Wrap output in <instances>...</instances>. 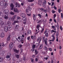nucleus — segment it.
<instances>
[{"label":"nucleus","mask_w":63,"mask_h":63,"mask_svg":"<svg viewBox=\"0 0 63 63\" xmlns=\"http://www.w3.org/2000/svg\"><path fill=\"white\" fill-rule=\"evenodd\" d=\"M42 3V1H38V4L39 5H41Z\"/></svg>","instance_id":"nucleus-27"},{"label":"nucleus","mask_w":63,"mask_h":63,"mask_svg":"<svg viewBox=\"0 0 63 63\" xmlns=\"http://www.w3.org/2000/svg\"><path fill=\"white\" fill-rule=\"evenodd\" d=\"M49 49L50 51H52V49L51 48H49Z\"/></svg>","instance_id":"nucleus-64"},{"label":"nucleus","mask_w":63,"mask_h":63,"mask_svg":"<svg viewBox=\"0 0 63 63\" xmlns=\"http://www.w3.org/2000/svg\"><path fill=\"white\" fill-rule=\"evenodd\" d=\"M8 54L9 55V56H11V55L12 54H11V53H8Z\"/></svg>","instance_id":"nucleus-54"},{"label":"nucleus","mask_w":63,"mask_h":63,"mask_svg":"<svg viewBox=\"0 0 63 63\" xmlns=\"http://www.w3.org/2000/svg\"><path fill=\"white\" fill-rule=\"evenodd\" d=\"M45 39V37H43V42H47V38H46Z\"/></svg>","instance_id":"nucleus-12"},{"label":"nucleus","mask_w":63,"mask_h":63,"mask_svg":"<svg viewBox=\"0 0 63 63\" xmlns=\"http://www.w3.org/2000/svg\"><path fill=\"white\" fill-rule=\"evenodd\" d=\"M0 5L1 6H3L4 5V2L3 1H2L0 3Z\"/></svg>","instance_id":"nucleus-14"},{"label":"nucleus","mask_w":63,"mask_h":63,"mask_svg":"<svg viewBox=\"0 0 63 63\" xmlns=\"http://www.w3.org/2000/svg\"><path fill=\"white\" fill-rule=\"evenodd\" d=\"M52 28H53V29H54V30H55V31H56V29L55 28V26H52Z\"/></svg>","instance_id":"nucleus-20"},{"label":"nucleus","mask_w":63,"mask_h":63,"mask_svg":"<svg viewBox=\"0 0 63 63\" xmlns=\"http://www.w3.org/2000/svg\"><path fill=\"white\" fill-rule=\"evenodd\" d=\"M53 32H54V33H56V31H54V30H52L51 31V33H52Z\"/></svg>","instance_id":"nucleus-32"},{"label":"nucleus","mask_w":63,"mask_h":63,"mask_svg":"<svg viewBox=\"0 0 63 63\" xmlns=\"http://www.w3.org/2000/svg\"><path fill=\"white\" fill-rule=\"evenodd\" d=\"M52 37H53V39L52 40H53V41H54V40H55V37L54 36H52Z\"/></svg>","instance_id":"nucleus-42"},{"label":"nucleus","mask_w":63,"mask_h":63,"mask_svg":"<svg viewBox=\"0 0 63 63\" xmlns=\"http://www.w3.org/2000/svg\"><path fill=\"white\" fill-rule=\"evenodd\" d=\"M19 28V25H16L15 27V29H18Z\"/></svg>","instance_id":"nucleus-25"},{"label":"nucleus","mask_w":63,"mask_h":63,"mask_svg":"<svg viewBox=\"0 0 63 63\" xmlns=\"http://www.w3.org/2000/svg\"><path fill=\"white\" fill-rule=\"evenodd\" d=\"M27 16H30V17H31V13L29 14H27Z\"/></svg>","instance_id":"nucleus-31"},{"label":"nucleus","mask_w":63,"mask_h":63,"mask_svg":"<svg viewBox=\"0 0 63 63\" xmlns=\"http://www.w3.org/2000/svg\"><path fill=\"white\" fill-rule=\"evenodd\" d=\"M39 49H42V48H43V44H42L41 45H39Z\"/></svg>","instance_id":"nucleus-13"},{"label":"nucleus","mask_w":63,"mask_h":63,"mask_svg":"<svg viewBox=\"0 0 63 63\" xmlns=\"http://www.w3.org/2000/svg\"><path fill=\"white\" fill-rule=\"evenodd\" d=\"M44 59H46V60H47L48 59V58H47V57L46 58H44Z\"/></svg>","instance_id":"nucleus-62"},{"label":"nucleus","mask_w":63,"mask_h":63,"mask_svg":"<svg viewBox=\"0 0 63 63\" xmlns=\"http://www.w3.org/2000/svg\"><path fill=\"white\" fill-rule=\"evenodd\" d=\"M14 22V23H18L19 22L18 21H15Z\"/></svg>","instance_id":"nucleus-30"},{"label":"nucleus","mask_w":63,"mask_h":63,"mask_svg":"<svg viewBox=\"0 0 63 63\" xmlns=\"http://www.w3.org/2000/svg\"><path fill=\"white\" fill-rule=\"evenodd\" d=\"M18 47L19 48H21V47H22V45H19L18 46Z\"/></svg>","instance_id":"nucleus-55"},{"label":"nucleus","mask_w":63,"mask_h":63,"mask_svg":"<svg viewBox=\"0 0 63 63\" xmlns=\"http://www.w3.org/2000/svg\"><path fill=\"white\" fill-rule=\"evenodd\" d=\"M10 35H9L7 38V41H9L10 40Z\"/></svg>","instance_id":"nucleus-19"},{"label":"nucleus","mask_w":63,"mask_h":63,"mask_svg":"<svg viewBox=\"0 0 63 63\" xmlns=\"http://www.w3.org/2000/svg\"><path fill=\"white\" fill-rule=\"evenodd\" d=\"M61 18H63V13H61Z\"/></svg>","instance_id":"nucleus-52"},{"label":"nucleus","mask_w":63,"mask_h":63,"mask_svg":"<svg viewBox=\"0 0 63 63\" xmlns=\"http://www.w3.org/2000/svg\"><path fill=\"white\" fill-rule=\"evenodd\" d=\"M44 33L45 34H46L45 36L47 37H48V33H46V32H45Z\"/></svg>","instance_id":"nucleus-16"},{"label":"nucleus","mask_w":63,"mask_h":63,"mask_svg":"<svg viewBox=\"0 0 63 63\" xmlns=\"http://www.w3.org/2000/svg\"><path fill=\"white\" fill-rule=\"evenodd\" d=\"M0 24H4V23L3 22V19H0Z\"/></svg>","instance_id":"nucleus-17"},{"label":"nucleus","mask_w":63,"mask_h":63,"mask_svg":"<svg viewBox=\"0 0 63 63\" xmlns=\"http://www.w3.org/2000/svg\"><path fill=\"white\" fill-rule=\"evenodd\" d=\"M14 12L15 13H18L19 10L17 8H15L14 9Z\"/></svg>","instance_id":"nucleus-8"},{"label":"nucleus","mask_w":63,"mask_h":63,"mask_svg":"<svg viewBox=\"0 0 63 63\" xmlns=\"http://www.w3.org/2000/svg\"><path fill=\"white\" fill-rule=\"evenodd\" d=\"M20 15L22 17H25V14L24 13H21L20 14Z\"/></svg>","instance_id":"nucleus-9"},{"label":"nucleus","mask_w":63,"mask_h":63,"mask_svg":"<svg viewBox=\"0 0 63 63\" xmlns=\"http://www.w3.org/2000/svg\"><path fill=\"white\" fill-rule=\"evenodd\" d=\"M40 10L41 11H43V12H44V11H45V9L43 8H41Z\"/></svg>","instance_id":"nucleus-38"},{"label":"nucleus","mask_w":63,"mask_h":63,"mask_svg":"<svg viewBox=\"0 0 63 63\" xmlns=\"http://www.w3.org/2000/svg\"><path fill=\"white\" fill-rule=\"evenodd\" d=\"M44 49L45 50H47V48L46 47H44Z\"/></svg>","instance_id":"nucleus-60"},{"label":"nucleus","mask_w":63,"mask_h":63,"mask_svg":"<svg viewBox=\"0 0 63 63\" xmlns=\"http://www.w3.org/2000/svg\"><path fill=\"white\" fill-rule=\"evenodd\" d=\"M30 36H28L27 38V40H30Z\"/></svg>","instance_id":"nucleus-49"},{"label":"nucleus","mask_w":63,"mask_h":63,"mask_svg":"<svg viewBox=\"0 0 63 63\" xmlns=\"http://www.w3.org/2000/svg\"><path fill=\"white\" fill-rule=\"evenodd\" d=\"M4 24H0V26L1 27H3V26H4Z\"/></svg>","instance_id":"nucleus-50"},{"label":"nucleus","mask_w":63,"mask_h":63,"mask_svg":"<svg viewBox=\"0 0 63 63\" xmlns=\"http://www.w3.org/2000/svg\"><path fill=\"white\" fill-rule=\"evenodd\" d=\"M3 61V59L1 57H0V62H2Z\"/></svg>","instance_id":"nucleus-23"},{"label":"nucleus","mask_w":63,"mask_h":63,"mask_svg":"<svg viewBox=\"0 0 63 63\" xmlns=\"http://www.w3.org/2000/svg\"><path fill=\"white\" fill-rule=\"evenodd\" d=\"M58 12H59V13H60V12L62 11V10H61L60 9H59L58 10Z\"/></svg>","instance_id":"nucleus-43"},{"label":"nucleus","mask_w":63,"mask_h":63,"mask_svg":"<svg viewBox=\"0 0 63 63\" xmlns=\"http://www.w3.org/2000/svg\"><path fill=\"white\" fill-rule=\"evenodd\" d=\"M17 19H20V20H22V19L20 17H19L18 16L17 17Z\"/></svg>","instance_id":"nucleus-21"},{"label":"nucleus","mask_w":63,"mask_h":63,"mask_svg":"<svg viewBox=\"0 0 63 63\" xmlns=\"http://www.w3.org/2000/svg\"><path fill=\"white\" fill-rule=\"evenodd\" d=\"M45 44L46 46H47L48 45H47V41H45Z\"/></svg>","instance_id":"nucleus-41"},{"label":"nucleus","mask_w":63,"mask_h":63,"mask_svg":"<svg viewBox=\"0 0 63 63\" xmlns=\"http://www.w3.org/2000/svg\"><path fill=\"white\" fill-rule=\"evenodd\" d=\"M10 6L11 7V10H13L14 9V5L13 3H11L10 5Z\"/></svg>","instance_id":"nucleus-7"},{"label":"nucleus","mask_w":63,"mask_h":63,"mask_svg":"<svg viewBox=\"0 0 63 63\" xmlns=\"http://www.w3.org/2000/svg\"><path fill=\"white\" fill-rule=\"evenodd\" d=\"M28 33L29 34H31L32 33L31 32V31L30 30H29L28 31Z\"/></svg>","instance_id":"nucleus-24"},{"label":"nucleus","mask_w":63,"mask_h":63,"mask_svg":"<svg viewBox=\"0 0 63 63\" xmlns=\"http://www.w3.org/2000/svg\"><path fill=\"white\" fill-rule=\"evenodd\" d=\"M10 14L11 15H14L15 13L13 12L12 11H11L10 12Z\"/></svg>","instance_id":"nucleus-26"},{"label":"nucleus","mask_w":63,"mask_h":63,"mask_svg":"<svg viewBox=\"0 0 63 63\" xmlns=\"http://www.w3.org/2000/svg\"><path fill=\"white\" fill-rule=\"evenodd\" d=\"M35 50V49H34V48H32L31 49V51H34V50Z\"/></svg>","instance_id":"nucleus-47"},{"label":"nucleus","mask_w":63,"mask_h":63,"mask_svg":"<svg viewBox=\"0 0 63 63\" xmlns=\"http://www.w3.org/2000/svg\"><path fill=\"white\" fill-rule=\"evenodd\" d=\"M35 47L36 45H33L32 46V48H34V49H35Z\"/></svg>","instance_id":"nucleus-33"},{"label":"nucleus","mask_w":63,"mask_h":63,"mask_svg":"<svg viewBox=\"0 0 63 63\" xmlns=\"http://www.w3.org/2000/svg\"><path fill=\"white\" fill-rule=\"evenodd\" d=\"M34 1V0H28V1L29 2H33Z\"/></svg>","instance_id":"nucleus-37"},{"label":"nucleus","mask_w":63,"mask_h":63,"mask_svg":"<svg viewBox=\"0 0 63 63\" xmlns=\"http://www.w3.org/2000/svg\"><path fill=\"white\" fill-rule=\"evenodd\" d=\"M62 52V51H61V50H60V51L59 54H60V55H61V52Z\"/></svg>","instance_id":"nucleus-57"},{"label":"nucleus","mask_w":63,"mask_h":63,"mask_svg":"<svg viewBox=\"0 0 63 63\" xmlns=\"http://www.w3.org/2000/svg\"><path fill=\"white\" fill-rule=\"evenodd\" d=\"M33 19L34 20H36V16L35 17V14H33Z\"/></svg>","instance_id":"nucleus-22"},{"label":"nucleus","mask_w":63,"mask_h":63,"mask_svg":"<svg viewBox=\"0 0 63 63\" xmlns=\"http://www.w3.org/2000/svg\"><path fill=\"white\" fill-rule=\"evenodd\" d=\"M41 22L42 21H41V20H40L38 21V23H40V22Z\"/></svg>","instance_id":"nucleus-63"},{"label":"nucleus","mask_w":63,"mask_h":63,"mask_svg":"<svg viewBox=\"0 0 63 63\" xmlns=\"http://www.w3.org/2000/svg\"><path fill=\"white\" fill-rule=\"evenodd\" d=\"M8 3H5L4 4V6H5V7H7V6H8Z\"/></svg>","instance_id":"nucleus-28"},{"label":"nucleus","mask_w":63,"mask_h":63,"mask_svg":"<svg viewBox=\"0 0 63 63\" xmlns=\"http://www.w3.org/2000/svg\"><path fill=\"white\" fill-rule=\"evenodd\" d=\"M7 24H11V22H10L9 21H8L7 22Z\"/></svg>","instance_id":"nucleus-58"},{"label":"nucleus","mask_w":63,"mask_h":63,"mask_svg":"<svg viewBox=\"0 0 63 63\" xmlns=\"http://www.w3.org/2000/svg\"><path fill=\"white\" fill-rule=\"evenodd\" d=\"M1 44V45H2V47H5V45H4V43L2 42V44Z\"/></svg>","instance_id":"nucleus-40"},{"label":"nucleus","mask_w":63,"mask_h":63,"mask_svg":"<svg viewBox=\"0 0 63 63\" xmlns=\"http://www.w3.org/2000/svg\"><path fill=\"white\" fill-rule=\"evenodd\" d=\"M31 61L32 62V63H34V59H32Z\"/></svg>","instance_id":"nucleus-59"},{"label":"nucleus","mask_w":63,"mask_h":63,"mask_svg":"<svg viewBox=\"0 0 63 63\" xmlns=\"http://www.w3.org/2000/svg\"><path fill=\"white\" fill-rule=\"evenodd\" d=\"M17 40L19 42H21V43L22 44H23L24 43L23 39L22 38V36H20L18 37H16V39H13L14 42H13V43H11L9 45V47L10 49H12V48H13V47H14L13 43H15V41H16Z\"/></svg>","instance_id":"nucleus-1"},{"label":"nucleus","mask_w":63,"mask_h":63,"mask_svg":"<svg viewBox=\"0 0 63 63\" xmlns=\"http://www.w3.org/2000/svg\"><path fill=\"white\" fill-rule=\"evenodd\" d=\"M35 55H37L38 54V53H39V52L38 51H35Z\"/></svg>","instance_id":"nucleus-35"},{"label":"nucleus","mask_w":63,"mask_h":63,"mask_svg":"<svg viewBox=\"0 0 63 63\" xmlns=\"http://www.w3.org/2000/svg\"><path fill=\"white\" fill-rule=\"evenodd\" d=\"M9 12V10L8 9H6L4 10L3 11V13L5 14H6V15H5L4 18L5 19H8V13Z\"/></svg>","instance_id":"nucleus-2"},{"label":"nucleus","mask_w":63,"mask_h":63,"mask_svg":"<svg viewBox=\"0 0 63 63\" xmlns=\"http://www.w3.org/2000/svg\"><path fill=\"white\" fill-rule=\"evenodd\" d=\"M14 51L15 53H18V51L16 49H14Z\"/></svg>","instance_id":"nucleus-18"},{"label":"nucleus","mask_w":63,"mask_h":63,"mask_svg":"<svg viewBox=\"0 0 63 63\" xmlns=\"http://www.w3.org/2000/svg\"><path fill=\"white\" fill-rule=\"evenodd\" d=\"M37 42H39V43L40 44V42H41V40H42V38H40V37H39L38 38V39H37Z\"/></svg>","instance_id":"nucleus-11"},{"label":"nucleus","mask_w":63,"mask_h":63,"mask_svg":"<svg viewBox=\"0 0 63 63\" xmlns=\"http://www.w3.org/2000/svg\"><path fill=\"white\" fill-rule=\"evenodd\" d=\"M23 60H24V61H25V60H26V58L25 57H24L23 58Z\"/></svg>","instance_id":"nucleus-61"},{"label":"nucleus","mask_w":63,"mask_h":63,"mask_svg":"<svg viewBox=\"0 0 63 63\" xmlns=\"http://www.w3.org/2000/svg\"><path fill=\"white\" fill-rule=\"evenodd\" d=\"M16 7H18V8H20V4L19 3H18L16 2L15 4Z\"/></svg>","instance_id":"nucleus-6"},{"label":"nucleus","mask_w":63,"mask_h":63,"mask_svg":"<svg viewBox=\"0 0 63 63\" xmlns=\"http://www.w3.org/2000/svg\"><path fill=\"white\" fill-rule=\"evenodd\" d=\"M41 26V25H37V26H36V29H37L38 30H39V27H40V26Z\"/></svg>","instance_id":"nucleus-15"},{"label":"nucleus","mask_w":63,"mask_h":63,"mask_svg":"<svg viewBox=\"0 0 63 63\" xmlns=\"http://www.w3.org/2000/svg\"><path fill=\"white\" fill-rule=\"evenodd\" d=\"M46 10H47L44 9V11L45 12V13H47V9H46Z\"/></svg>","instance_id":"nucleus-53"},{"label":"nucleus","mask_w":63,"mask_h":63,"mask_svg":"<svg viewBox=\"0 0 63 63\" xmlns=\"http://www.w3.org/2000/svg\"><path fill=\"white\" fill-rule=\"evenodd\" d=\"M4 36H5V33H1L0 34V37L1 38H3Z\"/></svg>","instance_id":"nucleus-10"},{"label":"nucleus","mask_w":63,"mask_h":63,"mask_svg":"<svg viewBox=\"0 0 63 63\" xmlns=\"http://www.w3.org/2000/svg\"><path fill=\"white\" fill-rule=\"evenodd\" d=\"M6 58H10V56L9 55H7L6 57Z\"/></svg>","instance_id":"nucleus-36"},{"label":"nucleus","mask_w":63,"mask_h":63,"mask_svg":"<svg viewBox=\"0 0 63 63\" xmlns=\"http://www.w3.org/2000/svg\"><path fill=\"white\" fill-rule=\"evenodd\" d=\"M16 15H14L13 16V19H14V18H16Z\"/></svg>","instance_id":"nucleus-56"},{"label":"nucleus","mask_w":63,"mask_h":63,"mask_svg":"<svg viewBox=\"0 0 63 63\" xmlns=\"http://www.w3.org/2000/svg\"><path fill=\"white\" fill-rule=\"evenodd\" d=\"M44 28H43V29H42V30L41 31V33H43V32H44Z\"/></svg>","instance_id":"nucleus-39"},{"label":"nucleus","mask_w":63,"mask_h":63,"mask_svg":"<svg viewBox=\"0 0 63 63\" xmlns=\"http://www.w3.org/2000/svg\"><path fill=\"white\" fill-rule=\"evenodd\" d=\"M16 57L17 58H19V55H16Z\"/></svg>","instance_id":"nucleus-29"},{"label":"nucleus","mask_w":63,"mask_h":63,"mask_svg":"<svg viewBox=\"0 0 63 63\" xmlns=\"http://www.w3.org/2000/svg\"><path fill=\"white\" fill-rule=\"evenodd\" d=\"M38 16H39V17H42V16L40 14H38Z\"/></svg>","instance_id":"nucleus-46"},{"label":"nucleus","mask_w":63,"mask_h":63,"mask_svg":"<svg viewBox=\"0 0 63 63\" xmlns=\"http://www.w3.org/2000/svg\"><path fill=\"white\" fill-rule=\"evenodd\" d=\"M59 35V32H57L56 33V37H57L58 36V35Z\"/></svg>","instance_id":"nucleus-34"},{"label":"nucleus","mask_w":63,"mask_h":63,"mask_svg":"<svg viewBox=\"0 0 63 63\" xmlns=\"http://www.w3.org/2000/svg\"><path fill=\"white\" fill-rule=\"evenodd\" d=\"M20 50L21 51V52H20L21 54V53L23 52V50L22 48H20Z\"/></svg>","instance_id":"nucleus-44"},{"label":"nucleus","mask_w":63,"mask_h":63,"mask_svg":"<svg viewBox=\"0 0 63 63\" xmlns=\"http://www.w3.org/2000/svg\"><path fill=\"white\" fill-rule=\"evenodd\" d=\"M52 13H53V14H54L55 13V11L54 10H52Z\"/></svg>","instance_id":"nucleus-45"},{"label":"nucleus","mask_w":63,"mask_h":63,"mask_svg":"<svg viewBox=\"0 0 63 63\" xmlns=\"http://www.w3.org/2000/svg\"><path fill=\"white\" fill-rule=\"evenodd\" d=\"M4 1L6 3H7L8 2V0H4Z\"/></svg>","instance_id":"nucleus-48"},{"label":"nucleus","mask_w":63,"mask_h":63,"mask_svg":"<svg viewBox=\"0 0 63 63\" xmlns=\"http://www.w3.org/2000/svg\"><path fill=\"white\" fill-rule=\"evenodd\" d=\"M44 2L45 4H46V3H47V2L46 0H44Z\"/></svg>","instance_id":"nucleus-51"},{"label":"nucleus","mask_w":63,"mask_h":63,"mask_svg":"<svg viewBox=\"0 0 63 63\" xmlns=\"http://www.w3.org/2000/svg\"><path fill=\"white\" fill-rule=\"evenodd\" d=\"M23 20L24 21V22H23L25 24L26 23V21L27 20V18H26V17L25 16L24 17H23Z\"/></svg>","instance_id":"nucleus-5"},{"label":"nucleus","mask_w":63,"mask_h":63,"mask_svg":"<svg viewBox=\"0 0 63 63\" xmlns=\"http://www.w3.org/2000/svg\"><path fill=\"white\" fill-rule=\"evenodd\" d=\"M12 26L11 25H9L7 27H4V30L6 32H7L8 31V30L10 31L12 29Z\"/></svg>","instance_id":"nucleus-3"},{"label":"nucleus","mask_w":63,"mask_h":63,"mask_svg":"<svg viewBox=\"0 0 63 63\" xmlns=\"http://www.w3.org/2000/svg\"><path fill=\"white\" fill-rule=\"evenodd\" d=\"M31 10H32L31 8L29 6L28 8L26 9V13H27V12H28V10L30 11H31Z\"/></svg>","instance_id":"nucleus-4"}]
</instances>
